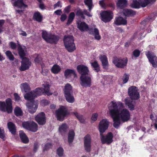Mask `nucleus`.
I'll list each match as a JSON object with an SVG mask.
<instances>
[{
	"label": "nucleus",
	"instance_id": "49530a36",
	"mask_svg": "<svg viewBox=\"0 0 157 157\" xmlns=\"http://www.w3.org/2000/svg\"><path fill=\"white\" fill-rule=\"evenodd\" d=\"M129 76L128 74H125L124 75L122 78V79L124 83H125L128 81L129 79Z\"/></svg>",
	"mask_w": 157,
	"mask_h": 157
},
{
	"label": "nucleus",
	"instance_id": "09e8293b",
	"mask_svg": "<svg viewBox=\"0 0 157 157\" xmlns=\"http://www.w3.org/2000/svg\"><path fill=\"white\" fill-rule=\"evenodd\" d=\"M41 60V58L40 56L38 55L34 60V61L36 64L39 63Z\"/></svg>",
	"mask_w": 157,
	"mask_h": 157
},
{
	"label": "nucleus",
	"instance_id": "cd10ccee",
	"mask_svg": "<svg viewBox=\"0 0 157 157\" xmlns=\"http://www.w3.org/2000/svg\"><path fill=\"white\" fill-rule=\"evenodd\" d=\"M20 137L22 141L24 143L26 144L28 143L29 140L27 136L22 131H20L19 132Z\"/></svg>",
	"mask_w": 157,
	"mask_h": 157
},
{
	"label": "nucleus",
	"instance_id": "3c124183",
	"mask_svg": "<svg viewBox=\"0 0 157 157\" xmlns=\"http://www.w3.org/2000/svg\"><path fill=\"white\" fill-rule=\"evenodd\" d=\"M105 0H102L100 1L99 2V4L100 6L104 9H105L106 7V5L104 2Z\"/></svg>",
	"mask_w": 157,
	"mask_h": 157
},
{
	"label": "nucleus",
	"instance_id": "ea45409f",
	"mask_svg": "<svg viewBox=\"0 0 157 157\" xmlns=\"http://www.w3.org/2000/svg\"><path fill=\"white\" fill-rule=\"evenodd\" d=\"M14 113L17 116H21L23 115V113L20 108L18 107L15 108L14 110Z\"/></svg>",
	"mask_w": 157,
	"mask_h": 157
},
{
	"label": "nucleus",
	"instance_id": "603ef678",
	"mask_svg": "<svg viewBox=\"0 0 157 157\" xmlns=\"http://www.w3.org/2000/svg\"><path fill=\"white\" fill-rule=\"evenodd\" d=\"M52 144L50 143H47L46 144L44 147L43 150L45 151L47 150L49 148H51L52 147Z\"/></svg>",
	"mask_w": 157,
	"mask_h": 157
},
{
	"label": "nucleus",
	"instance_id": "0e129e2a",
	"mask_svg": "<svg viewBox=\"0 0 157 157\" xmlns=\"http://www.w3.org/2000/svg\"><path fill=\"white\" fill-rule=\"evenodd\" d=\"M71 8V6H68L66 7L64 9V11L65 12L68 13L70 11V9Z\"/></svg>",
	"mask_w": 157,
	"mask_h": 157
},
{
	"label": "nucleus",
	"instance_id": "4468645a",
	"mask_svg": "<svg viewBox=\"0 0 157 157\" xmlns=\"http://www.w3.org/2000/svg\"><path fill=\"white\" fill-rule=\"evenodd\" d=\"M100 134L101 140L102 144L106 143L109 144L112 142L113 135L111 132H109L105 136H103L102 133Z\"/></svg>",
	"mask_w": 157,
	"mask_h": 157
},
{
	"label": "nucleus",
	"instance_id": "bf43d9fd",
	"mask_svg": "<svg viewBox=\"0 0 157 157\" xmlns=\"http://www.w3.org/2000/svg\"><path fill=\"white\" fill-rule=\"evenodd\" d=\"M62 7L61 4L59 1L57 2V3L55 4L54 5V9L58 7Z\"/></svg>",
	"mask_w": 157,
	"mask_h": 157
},
{
	"label": "nucleus",
	"instance_id": "7c9ffc66",
	"mask_svg": "<svg viewBox=\"0 0 157 157\" xmlns=\"http://www.w3.org/2000/svg\"><path fill=\"white\" fill-rule=\"evenodd\" d=\"M123 13L126 16H132L136 14V13L135 11L131 9H125L124 10Z\"/></svg>",
	"mask_w": 157,
	"mask_h": 157
},
{
	"label": "nucleus",
	"instance_id": "864d4df0",
	"mask_svg": "<svg viewBox=\"0 0 157 157\" xmlns=\"http://www.w3.org/2000/svg\"><path fill=\"white\" fill-rule=\"evenodd\" d=\"M140 53V52L139 50H136L133 52V54L135 57H138L139 56Z\"/></svg>",
	"mask_w": 157,
	"mask_h": 157
},
{
	"label": "nucleus",
	"instance_id": "13d9d810",
	"mask_svg": "<svg viewBox=\"0 0 157 157\" xmlns=\"http://www.w3.org/2000/svg\"><path fill=\"white\" fill-rule=\"evenodd\" d=\"M67 16L65 14H63L60 17V20L62 21H64L66 19Z\"/></svg>",
	"mask_w": 157,
	"mask_h": 157
},
{
	"label": "nucleus",
	"instance_id": "423d86ee",
	"mask_svg": "<svg viewBox=\"0 0 157 157\" xmlns=\"http://www.w3.org/2000/svg\"><path fill=\"white\" fill-rule=\"evenodd\" d=\"M64 93L66 100L68 102L71 103L74 102V98L71 95L72 87L69 84H67L65 86Z\"/></svg>",
	"mask_w": 157,
	"mask_h": 157
},
{
	"label": "nucleus",
	"instance_id": "a211bd4d",
	"mask_svg": "<svg viewBox=\"0 0 157 157\" xmlns=\"http://www.w3.org/2000/svg\"><path fill=\"white\" fill-rule=\"evenodd\" d=\"M146 56L153 67H157V57L153 53L150 52H148Z\"/></svg>",
	"mask_w": 157,
	"mask_h": 157
},
{
	"label": "nucleus",
	"instance_id": "c756f323",
	"mask_svg": "<svg viewBox=\"0 0 157 157\" xmlns=\"http://www.w3.org/2000/svg\"><path fill=\"white\" fill-rule=\"evenodd\" d=\"M8 128L10 132L13 134H14L16 132V128L13 123L9 122L7 124Z\"/></svg>",
	"mask_w": 157,
	"mask_h": 157
},
{
	"label": "nucleus",
	"instance_id": "5701e85b",
	"mask_svg": "<svg viewBox=\"0 0 157 157\" xmlns=\"http://www.w3.org/2000/svg\"><path fill=\"white\" fill-rule=\"evenodd\" d=\"M64 75L66 78H71L72 76L73 78L76 77V75L74 70L70 69L66 70L64 71Z\"/></svg>",
	"mask_w": 157,
	"mask_h": 157
},
{
	"label": "nucleus",
	"instance_id": "338daca9",
	"mask_svg": "<svg viewBox=\"0 0 157 157\" xmlns=\"http://www.w3.org/2000/svg\"><path fill=\"white\" fill-rule=\"evenodd\" d=\"M16 13H18L20 14V15H22L23 13L24 10H16Z\"/></svg>",
	"mask_w": 157,
	"mask_h": 157
},
{
	"label": "nucleus",
	"instance_id": "4c0bfd02",
	"mask_svg": "<svg viewBox=\"0 0 157 157\" xmlns=\"http://www.w3.org/2000/svg\"><path fill=\"white\" fill-rule=\"evenodd\" d=\"M85 4L89 8V11H90L93 6L92 0H84Z\"/></svg>",
	"mask_w": 157,
	"mask_h": 157
},
{
	"label": "nucleus",
	"instance_id": "1a4fd4ad",
	"mask_svg": "<svg viewBox=\"0 0 157 157\" xmlns=\"http://www.w3.org/2000/svg\"><path fill=\"white\" fill-rule=\"evenodd\" d=\"M23 127L33 132H35L38 130V125L34 121L24 122L22 123Z\"/></svg>",
	"mask_w": 157,
	"mask_h": 157
},
{
	"label": "nucleus",
	"instance_id": "c03bdc74",
	"mask_svg": "<svg viewBox=\"0 0 157 157\" xmlns=\"http://www.w3.org/2000/svg\"><path fill=\"white\" fill-rule=\"evenodd\" d=\"M76 15L77 16H80L83 19L85 18V16L83 15V12L81 9H79L77 10L76 13Z\"/></svg>",
	"mask_w": 157,
	"mask_h": 157
},
{
	"label": "nucleus",
	"instance_id": "f8f14e48",
	"mask_svg": "<svg viewBox=\"0 0 157 157\" xmlns=\"http://www.w3.org/2000/svg\"><path fill=\"white\" fill-rule=\"evenodd\" d=\"M100 15L101 20L105 23L110 21L113 17V12L110 10L104 11L100 13Z\"/></svg>",
	"mask_w": 157,
	"mask_h": 157
},
{
	"label": "nucleus",
	"instance_id": "7ed1b4c3",
	"mask_svg": "<svg viewBox=\"0 0 157 157\" xmlns=\"http://www.w3.org/2000/svg\"><path fill=\"white\" fill-rule=\"evenodd\" d=\"M77 27L81 32L88 31L90 34H94L95 38L98 40H100L101 37L99 35V30L95 28V25L94 27H89L88 25L85 22L79 21L77 22Z\"/></svg>",
	"mask_w": 157,
	"mask_h": 157
},
{
	"label": "nucleus",
	"instance_id": "a878e982",
	"mask_svg": "<svg viewBox=\"0 0 157 157\" xmlns=\"http://www.w3.org/2000/svg\"><path fill=\"white\" fill-rule=\"evenodd\" d=\"M114 23L117 25H126L127 21L126 19L123 18L121 17H119L116 18Z\"/></svg>",
	"mask_w": 157,
	"mask_h": 157
},
{
	"label": "nucleus",
	"instance_id": "79ce46f5",
	"mask_svg": "<svg viewBox=\"0 0 157 157\" xmlns=\"http://www.w3.org/2000/svg\"><path fill=\"white\" fill-rule=\"evenodd\" d=\"M6 54L9 59L11 61L13 60L14 58L12 53L10 51H7L6 52Z\"/></svg>",
	"mask_w": 157,
	"mask_h": 157
},
{
	"label": "nucleus",
	"instance_id": "6ab92c4d",
	"mask_svg": "<svg viewBox=\"0 0 157 157\" xmlns=\"http://www.w3.org/2000/svg\"><path fill=\"white\" fill-rule=\"evenodd\" d=\"M35 119L39 124H45L46 121L44 113L43 112L39 113L35 117Z\"/></svg>",
	"mask_w": 157,
	"mask_h": 157
},
{
	"label": "nucleus",
	"instance_id": "2f4dec72",
	"mask_svg": "<svg viewBox=\"0 0 157 157\" xmlns=\"http://www.w3.org/2000/svg\"><path fill=\"white\" fill-rule=\"evenodd\" d=\"M127 3V0H118L117 5L118 7L122 8L126 6Z\"/></svg>",
	"mask_w": 157,
	"mask_h": 157
},
{
	"label": "nucleus",
	"instance_id": "2eb2a0df",
	"mask_svg": "<svg viewBox=\"0 0 157 157\" xmlns=\"http://www.w3.org/2000/svg\"><path fill=\"white\" fill-rule=\"evenodd\" d=\"M28 100L29 101L26 104V106L28 111L31 113H34L37 108V104L34 101V99Z\"/></svg>",
	"mask_w": 157,
	"mask_h": 157
},
{
	"label": "nucleus",
	"instance_id": "f3484780",
	"mask_svg": "<svg viewBox=\"0 0 157 157\" xmlns=\"http://www.w3.org/2000/svg\"><path fill=\"white\" fill-rule=\"evenodd\" d=\"M91 139L90 136L86 135L84 138V147L86 151L89 152L90 151Z\"/></svg>",
	"mask_w": 157,
	"mask_h": 157
},
{
	"label": "nucleus",
	"instance_id": "6e6d98bb",
	"mask_svg": "<svg viewBox=\"0 0 157 157\" xmlns=\"http://www.w3.org/2000/svg\"><path fill=\"white\" fill-rule=\"evenodd\" d=\"M98 114L97 113H94L92 115L91 119L94 121H96L98 117Z\"/></svg>",
	"mask_w": 157,
	"mask_h": 157
},
{
	"label": "nucleus",
	"instance_id": "69168bd1",
	"mask_svg": "<svg viewBox=\"0 0 157 157\" xmlns=\"http://www.w3.org/2000/svg\"><path fill=\"white\" fill-rule=\"evenodd\" d=\"M21 33H20V35H22L24 36H27V34L25 31H21Z\"/></svg>",
	"mask_w": 157,
	"mask_h": 157
},
{
	"label": "nucleus",
	"instance_id": "9b49d317",
	"mask_svg": "<svg viewBox=\"0 0 157 157\" xmlns=\"http://www.w3.org/2000/svg\"><path fill=\"white\" fill-rule=\"evenodd\" d=\"M81 85L83 87H90L91 85V78L90 75L81 76L80 77Z\"/></svg>",
	"mask_w": 157,
	"mask_h": 157
},
{
	"label": "nucleus",
	"instance_id": "f257e3e1",
	"mask_svg": "<svg viewBox=\"0 0 157 157\" xmlns=\"http://www.w3.org/2000/svg\"><path fill=\"white\" fill-rule=\"evenodd\" d=\"M124 104L121 101H112L109 104V113L113 120V126L118 128L121 124V120L125 122L130 119V114L128 110L124 109Z\"/></svg>",
	"mask_w": 157,
	"mask_h": 157
},
{
	"label": "nucleus",
	"instance_id": "72a5a7b5",
	"mask_svg": "<svg viewBox=\"0 0 157 157\" xmlns=\"http://www.w3.org/2000/svg\"><path fill=\"white\" fill-rule=\"evenodd\" d=\"M61 68L57 64H54L51 69L52 72L54 74H58L60 71Z\"/></svg>",
	"mask_w": 157,
	"mask_h": 157
},
{
	"label": "nucleus",
	"instance_id": "e433bc0d",
	"mask_svg": "<svg viewBox=\"0 0 157 157\" xmlns=\"http://www.w3.org/2000/svg\"><path fill=\"white\" fill-rule=\"evenodd\" d=\"M75 17V14L74 13L71 12L70 13L68 17V19L67 23V25H69L71 24L73 21Z\"/></svg>",
	"mask_w": 157,
	"mask_h": 157
},
{
	"label": "nucleus",
	"instance_id": "37998d69",
	"mask_svg": "<svg viewBox=\"0 0 157 157\" xmlns=\"http://www.w3.org/2000/svg\"><path fill=\"white\" fill-rule=\"evenodd\" d=\"M76 117L81 122L83 123L84 120L82 116L78 114L77 112H75L73 113Z\"/></svg>",
	"mask_w": 157,
	"mask_h": 157
},
{
	"label": "nucleus",
	"instance_id": "e2e57ef3",
	"mask_svg": "<svg viewBox=\"0 0 157 157\" xmlns=\"http://www.w3.org/2000/svg\"><path fill=\"white\" fill-rule=\"evenodd\" d=\"M4 22V20H0V33L2 31V28Z\"/></svg>",
	"mask_w": 157,
	"mask_h": 157
},
{
	"label": "nucleus",
	"instance_id": "052dcab7",
	"mask_svg": "<svg viewBox=\"0 0 157 157\" xmlns=\"http://www.w3.org/2000/svg\"><path fill=\"white\" fill-rule=\"evenodd\" d=\"M38 147V144L37 142H35L34 145L33 150L34 151L36 152Z\"/></svg>",
	"mask_w": 157,
	"mask_h": 157
},
{
	"label": "nucleus",
	"instance_id": "bb28decb",
	"mask_svg": "<svg viewBox=\"0 0 157 157\" xmlns=\"http://www.w3.org/2000/svg\"><path fill=\"white\" fill-rule=\"evenodd\" d=\"M14 5L19 8H25L27 7V6L24 3L23 0H17L14 2Z\"/></svg>",
	"mask_w": 157,
	"mask_h": 157
},
{
	"label": "nucleus",
	"instance_id": "a19ab883",
	"mask_svg": "<svg viewBox=\"0 0 157 157\" xmlns=\"http://www.w3.org/2000/svg\"><path fill=\"white\" fill-rule=\"evenodd\" d=\"M33 18L38 22H40L42 21V16L39 12H36L34 14Z\"/></svg>",
	"mask_w": 157,
	"mask_h": 157
},
{
	"label": "nucleus",
	"instance_id": "f03ea898",
	"mask_svg": "<svg viewBox=\"0 0 157 157\" xmlns=\"http://www.w3.org/2000/svg\"><path fill=\"white\" fill-rule=\"evenodd\" d=\"M43 85L44 87V89L38 88L34 90L25 94L24 96L25 99L27 100L34 99L35 97L41 95L44 92L48 95L52 94V93L49 91V86L48 84L46 83Z\"/></svg>",
	"mask_w": 157,
	"mask_h": 157
},
{
	"label": "nucleus",
	"instance_id": "9d476101",
	"mask_svg": "<svg viewBox=\"0 0 157 157\" xmlns=\"http://www.w3.org/2000/svg\"><path fill=\"white\" fill-rule=\"evenodd\" d=\"M128 94L132 100H136L140 98L137 89L134 86H132L128 88Z\"/></svg>",
	"mask_w": 157,
	"mask_h": 157
},
{
	"label": "nucleus",
	"instance_id": "aec40b11",
	"mask_svg": "<svg viewBox=\"0 0 157 157\" xmlns=\"http://www.w3.org/2000/svg\"><path fill=\"white\" fill-rule=\"evenodd\" d=\"M21 63V66L19 67V69L21 71H24L28 69L31 64L29 60L26 58L22 59Z\"/></svg>",
	"mask_w": 157,
	"mask_h": 157
},
{
	"label": "nucleus",
	"instance_id": "39448f33",
	"mask_svg": "<svg viewBox=\"0 0 157 157\" xmlns=\"http://www.w3.org/2000/svg\"><path fill=\"white\" fill-rule=\"evenodd\" d=\"M65 47L69 52H72L76 49L74 43L73 37L72 36H65L63 40Z\"/></svg>",
	"mask_w": 157,
	"mask_h": 157
},
{
	"label": "nucleus",
	"instance_id": "a18cd8bd",
	"mask_svg": "<svg viewBox=\"0 0 157 157\" xmlns=\"http://www.w3.org/2000/svg\"><path fill=\"white\" fill-rule=\"evenodd\" d=\"M140 6L145 7L149 4L147 0H140Z\"/></svg>",
	"mask_w": 157,
	"mask_h": 157
},
{
	"label": "nucleus",
	"instance_id": "c85d7f7f",
	"mask_svg": "<svg viewBox=\"0 0 157 157\" xmlns=\"http://www.w3.org/2000/svg\"><path fill=\"white\" fill-rule=\"evenodd\" d=\"M75 135V133L73 130H71L69 131L68 135V141L69 144L73 142Z\"/></svg>",
	"mask_w": 157,
	"mask_h": 157
},
{
	"label": "nucleus",
	"instance_id": "5fc2aeb1",
	"mask_svg": "<svg viewBox=\"0 0 157 157\" xmlns=\"http://www.w3.org/2000/svg\"><path fill=\"white\" fill-rule=\"evenodd\" d=\"M11 48L13 49H15L16 48V44L13 42H10L9 44Z\"/></svg>",
	"mask_w": 157,
	"mask_h": 157
},
{
	"label": "nucleus",
	"instance_id": "473e14b6",
	"mask_svg": "<svg viewBox=\"0 0 157 157\" xmlns=\"http://www.w3.org/2000/svg\"><path fill=\"white\" fill-rule=\"evenodd\" d=\"M68 128L67 124L65 123L62 124L61 125L59 126V131L61 134L65 132Z\"/></svg>",
	"mask_w": 157,
	"mask_h": 157
},
{
	"label": "nucleus",
	"instance_id": "8fccbe9b",
	"mask_svg": "<svg viewBox=\"0 0 157 157\" xmlns=\"http://www.w3.org/2000/svg\"><path fill=\"white\" fill-rule=\"evenodd\" d=\"M5 137V132L4 130L3 129H1L0 128V138L4 139Z\"/></svg>",
	"mask_w": 157,
	"mask_h": 157
},
{
	"label": "nucleus",
	"instance_id": "4d7b16f0",
	"mask_svg": "<svg viewBox=\"0 0 157 157\" xmlns=\"http://www.w3.org/2000/svg\"><path fill=\"white\" fill-rule=\"evenodd\" d=\"M83 15L84 14L86 15L87 16L89 17H91L92 16L91 15L90 13L88 12L87 10H84L83 11Z\"/></svg>",
	"mask_w": 157,
	"mask_h": 157
},
{
	"label": "nucleus",
	"instance_id": "de8ad7c7",
	"mask_svg": "<svg viewBox=\"0 0 157 157\" xmlns=\"http://www.w3.org/2000/svg\"><path fill=\"white\" fill-rule=\"evenodd\" d=\"M57 153L58 156H61L63 155V150L62 147H60L57 150Z\"/></svg>",
	"mask_w": 157,
	"mask_h": 157
},
{
	"label": "nucleus",
	"instance_id": "412c9836",
	"mask_svg": "<svg viewBox=\"0 0 157 157\" xmlns=\"http://www.w3.org/2000/svg\"><path fill=\"white\" fill-rule=\"evenodd\" d=\"M77 69L78 72L81 74V76L88 75L89 72L88 67L83 65L78 66Z\"/></svg>",
	"mask_w": 157,
	"mask_h": 157
},
{
	"label": "nucleus",
	"instance_id": "4be33fe9",
	"mask_svg": "<svg viewBox=\"0 0 157 157\" xmlns=\"http://www.w3.org/2000/svg\"><path fill=\"white\" fill-rule=\"evenodd\" d=\"M18 54L22 59L24 58V57L26 55L27 52L26 48L24 46L19 45L17 47Z\"/></svg>",
	"mask_w": 157,
	"mask_h": 157
},
{
	"label": "nucleus",
	"instance_id": "680f3d73",
	"mask_svg": "<svg viewBox=\"0 0 157 157\" xmlns=\"http://www.w3.org/2000/svg\"><path fill=\"white\" fill-rule=\"evenodd\" d=\"M14 96L15 97V98L16 100L19 101L20 100V96L18 95V94L16 93L14 94Z\"/></svg>",
	"mask_w": 157,
	"mask_h": 157
},
{
	"label": "nucleus",
	"instance_id": "ddd939ff",
	"mask_svg": "<svg viewBox=\"0 0 157 157\" xmlns=\"http://www.w3.org/2000/svg\"><path fill=\"white\" fill-rule=\"evenodd\" d=\"M113 62L117 67L122 68L126 66L127 60L124 58L115 57L114 58Z\"/></svg>",
	"mask_w": 157,
	"mask_h": 157
},
{
	"label": "nucleus",
	"instance_id": "0eeeda50",
	"mask_svg": "<svg viewBox=\"0 0 157 157\" xmlns=\"http://www.w3.org/2000/svg\"><path fill=\"white\" fill-rule=\"evenodd\" d=\"M6 104L4 102L0 101V110L8 113L12 112V101L10 98L6 100Z\"/></svg>",
	"mask_w": 157,
	"mask_h": 157
},
{
	"label": "nucleus",
	"instance_id": "b1692460",
	"mask_svg": "<svg viewBox=\"0 0 157 157\" xmlns=\"http://www.w3.org/2000/svg\"><path fill=\"white\" fill-rule=\"evenodd\" d=\"M125 104L131 110H134L136 103L135 101H133L130 100L129 98H126L125 99Z\"/></svg>",
	"mask_w": 157,
	"mask_h": 157
},
{
	"label": "nucleus",
	"instance_id": "58836bf2",
	"mask_svg": "<svg viewBox=\"0 0 157 157\" xmlns=\"http://www.w3.org/2000/svg\"><path fill=\"white\" fill-rule=\"evenodd\" d=\"M91 64L92 67L94 68V70L97 72H98L100 70V67L98 62L96 61H95L91 63Z\"/></svg>",
	"mask_w": 157,
	"mask_h": 157
},
{
	"label": "nucleus",
	"instance_id": "774afa93",
	"mask_svg": "<svg viewBox=\"0 0 157 157\" xmlns=\"http://www.w3.org/2000/svg\"><path fill=\"white\" fill-rule=\"evenodd\" d=\"M62 11L61 10H58L55 12V13L57 15H60V13H61Z\"/></svg>",
	"mask_w": 157,
	"mask_h": 157
},
{
	"label": "nucleus",
	"instance_id": "f704fd0d",
	"mask_svg": "<svg viewBox=\"0 0 157 157\" xmlns=\"http://www.w3.org/2000/svg\"><path fill=\"white\" fill-rule=\"evenodd\" d=\"M140 0H133L131 6L134 8H139L140 6Z\"/></svg>",
	"mask_w": 157,
	"mask_h": 157
},
{
	"label": "nucleus",
	"instance_id": "dca6fc26",
	"mask_svg": "<svg viewBox=\"0 0 157 157\" xmlns=\"http://www.w3.org/2000/svg\"><path fill=\"white\" fill-rule=\"evenodd\" d=\"M109 124V121L106 119H103L100 121L98 127L100 134L103 133L107 129Z\"/></svg>",
	"mask_w": 157,
	"mask_h": 157
},
{
	"label": "nucleus",
	"instance_id": "c9c22d12",
	"mask_svg": "<svg viewBox=\"0 0 157 157\" xmlns=\"http://www.w3.org/2000/svg\"><path fill=\"white\" fill-rule=\"evenodd\" d=\"M21 89H23L25 92L29 91L30 90L29 85L26 82L21 84Z\"/></svg>",
	"mask_w": 157,
	"mask_h": 157
},
{
	"label": "nucleus",
	"instance_id": "6e6552de",
	"mask_svg": "<svg viewBox=\"0 0 157 157\" xmlns=\"http://www.w3.org/2000/svg\"><path fill=\"white\" fill-rule=\"evenodd\" d=\"M42 38L47 42L52 44L56 43L59 38L56 35L48 33L46 31H43L42 33Z\"/></svg>",
	"mask_w": 157,
	"mask_h": 157
},
{
	"label": "nucleus",
	"instance_id": "20e7f679",
	"mask_svg": "<svg viewBox=\"0 0 157 157\" xmlns=\"http://www.w3.org/2000/svg\"><path fill=\"white\" fill-rule=\"evenodd\" d=\"M69 114L67 107L60 105L55 111V116L57 120L60 121H63L65 117Z\"/></svg>",
	"mask_w": 157,
	"mask_h": 157
},
{
	"label": "nucleus",
	"instance_id": "393cba45",
	"mask_svg": "<svg viewBox=\"0 0 157 157\" xmlns=\"http://www.w3.org/2000/svg\"><path fill=\"white\" fill-rule=\"evenodd\" d=\"M99 58L101 62L103 68L107 69L109 66V64L106 56L104 55H101Z\"/></svg>",
	"mask_w": 157,
	"mask_h": 157
}]
</instances>
